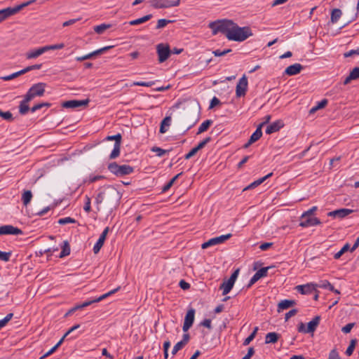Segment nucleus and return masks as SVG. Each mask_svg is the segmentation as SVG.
I'll return each instance as SVG.
<instances>
[{
    "label": "nucleus",
    "instance_id": "nucleus-1",
    "mask_svg": "<svg viewBox=\"0 0 359 359\" xmlns=\"http://www.w3.org/2000/svg\"><path fill=\"white\" fill-rule=\"evenodd\" d=\"M209 27L212 29L213 35L222 33L230 41L241 42L252 36L250 27H241L231 20L224 19L211 22Z\"/></svg>",
    "mask_w": 359,
    "mask_h": 359
},
{
    "label": "nucleus",
    "instance_id": "nucleus-2",
    "mask_svg": "<svg viewBox=\"0 0 359 359\" xmlns=\"http://www.w3.org/2000/svg\"><path fill=\"white\" fill-rule=\"evenodd\" d=\"M36 0H30L26 2H24L20 5H18L13 8L8 7L6 8L0 10V22L8 18V17L18 13L20 10L24 8L25 7L34 3Z\"/></svg>",
    "mask_w": 359,
    "mask_h": 359
},
{
    "label": "nucleus",
    "instance_id": "nucleus-3",
    "mask_svg": "<svg viewBox=\"0 0 359 359\" xmlns=\"http://www.w3.org/2000/svg\"><path fill=\"white\" fill-rule=\"evenodd\" d=\"M108 170L114 175L121 177L130 175L134 171V168L129 165H118L116 162L111 163L108 165Z\"/></svg>",
    "mask_w": 359,
    "mask_h": 359
},
{
    "label": "nucleus",
    "instance_id": "nucleus-4",
    "mask_svg": "<svg viewBox=\"0 0 359 359\" xmlns=\"http://www.w3.org/2000/svg\"><path fill=\"white\" fill-rule=\"evenodd\" d=\"M46 83H37L34 84L27 92L25 96L27 100H32L36 97H41L44 95Z\"/></svg>",
    "mask_w": 359,
    "mask_h": 359
},
{
    "label": "nucleus",
    "instance_id": "nucleus-5",
    "mask_svg": "<svg viewBox=\"0 0 359 359\" xmlns=\"http://www.w3.org/2000/svg\"><path fill=\"white\" fill-rule=\"evenodd\" d=\"M156 53L158 62L163 63L169 58L172 51L168 43H161L156 45Z\"/></svg>",
    "mask_w": 359,
    "mask_h": 359
},
{
    "label": "nucleus",
    "instance_id": "nucleus-6",
    "mask_svg": "<svg viewBox=\"0 0 359 359\" xmlns=\"http://www.w3.org/2000/svg\"><path fill=\"white\" fill-rule=\"evenodd\" d=\"M320 321V316H315L312 320L308 323L307 327H305L304 323H300L298 325L297 330L299 332L302 333H313L318 327Z\"/></svg>",
    "mask_w": 359,
    "mask_h": 359
},
{
    "label": "nucleus",
    "instance_id": "nucleus-7",
    "mask_svg": "<svg viewBox=\"0 0 359 359\" xmlns=\"http://www.w3.org/2000/svg\"><path fill=\"white\" fill-rule=\"evenodd\" d=\"M149 3L151 6L154 8H167L178 6L180 4V0H150Z\"/></svg>",
    "mask_w": 359,
    "mask_h": 359
},
{
    "label": "nucleus",
    "instance_id": "nucleus-8",
    "mask_svg": "<svg viewBox=\"0 0 359 359\" xmlns=\"http://www.w3.org/2000/svg\"><path fill=\"white\" fill-rule=\"evenodd\" d=\"M231 236L232 235L231 233H228L226 235H222V236H219L217 237L210 238L208 241L203 243L201 245V248L203 249H206L210 246L219 245L220 243L225 242L229 238H230L231 237Z\"/></svg>",
    "mask_w": 359,
    "mask_h": 359
},
{
    "label": "nucleus",
    "instance_id": "nucleus-9",
    "mask_svg": "<svg viewBox=\"0 0 359 359\" xmlns=\"http://www.w3.org/2000/svg\"><path fill=\"white\" fill-rule=\"evenodd\" d=\"M248 79L243 75L238 81L236 88V95L238 97H243L245 95L248 90Z\"/></svg>",
    "mask_w": 359,
    "mask_h": 359
},
{
    "label": "nucleus",
    "instance_id": "nucleus-10",
    "mask_svg": "<svg viewBox=\"0 0 359 359\" xmlns=\"http://www.w3.org/2000/svg\"><path fill=\"white\" fill-rule=\"evenodd\" d=\"M320 224V220L317 217H312V215L306 216L305 218L302 217V215L300 217L299 226L303 228L314 226Z\"/></svg>",
    "mask_w": 359,
    "mask_h": 359
},
{
    "label": "nucleus",
    "instance_id": "nucleus-11",
    "mask_svg": "<svg viewBox=\"0 0 359 359\" xmlns=\"http://www.w3.org/2000/svg\"><path fill=\"white\" fill-rule=\"evenodd\" d=\"M89 102V100H72L62 102V107L64 108H79L81 107H86L88 105Z\"/></svg>",
    "mask_w": 359,
    "mask_h": 359
},
{
    "label": "nucleus",
    "instance_id": "nucleus-12",
    "mask_svg": "<svg viewBox=\"0 0 359 359\" xmlns=\"http://www.w3.org/2000/svg\"><path fill=\"white\" fill-rule=\"evenodd\" d=\"M22 231L12 225H4L0 226V235H21Z\"/></svg>",
    "mask_w": 359,
    "mask_h": 359
},
{
    "label": "nucleus",
    "instance_id": "nucleus-13",
    "mask_svg": "<svg viewBox=\"0 0 359 359\" xmlns=\"http://www.w3.org/2000/svg\"><path fill=\"white\" fill-rule=\"evenodd\" d=\"M194 315L195 310L194 309H190L184 318V325L182 327V330L184 332L188 331L190 327L192 326L194 321Z\"/></svg>",
    "mask_w": 359,
    "mask_h": 359
},
{
    "label": "nucleus",
    "instance_id": "nucleus-14",
    "mask_svg": "<svg viewBox=\"0 0 359 359\" xmlns=\"http://www.w3.org/2000/svg\"><path fill=\"white\" fill-rule=\"evenodd\" d=\"M111 48H113V46H108L103 47V48L96 50L92 53L86 54L83 56L76 57V60L79 61V62H81V61H83L86 60L91 59L94 56H96V55H98L105 53L107 50H109Z\"/></svg>",
    "mask_w": 359,
    "mask_h": 359
},
{
    "label": "nucleus",
    "instance_id": "nucleus-15",
    "mask_svg": "<svg viewBox=\"0 0 359 359\" xmlns=\"http://www.w3.org/2000/svg\"><path fill=\"white\" fill-rule=\"evenodd\" d=\"M295 290L302 294H309L316 290V285L315 283H310L306 285H297Z\"/></svg>",
    "mask_w": 359,
    "mask_h": 359
},
{
    "label": "nucleus",
    "instance_id": "nucleus-16",
    "mask_svg": "<svg viewBox=\"0 0 359 359\" xmlns=\"http://www.w3.org/2000/svg\"><path fill=\"white\" fill-rule=\"evenodd\" d=\"M120 290V287H118L102 295H101L100 297H99L98 298H96V299H94L93 300H90V301H86L85 302H83V304H81V307L83 308H85L86 306H88L90 305H91L93 303H96V302H99L104 299H106L107 297L111 296V294L116 293V292H118V290Z\"/></svg>",
    "mask_w": 359,
    "mask_h": 359
},
{
    "label": "nucleus",
    "instance_id": "nucleus-17",
    "mask_svg": "<svg viewBox=\"0 0 359 359\" xmlns=\"http://www.w3.org/2000/svg\"><path fill=\"white\" fill-rule=\"evenodd\" d=\"M353 212V210H351V209L341 208V209H338V210H336L334 211L329 212L327 213V216L334 217V218L342 219V218L346 217V216H348L349 214H351Z\"/></svg>",
    "mask_w": 359,
    "mask_h": 359
},
{
    "label": "nucleus",
    "instance_id": "nucleus-18",
    "mask_svg": "<svg viewBox=\"0 0 359 359\" xmlns=\"http://www.w3.org/2000/svg\"><path fill=\"white\" fill-rule=\"evenodd\" d=\"M109 227H106L101 235L100 236L99 239L97 240V243L95 244L93 247V252L95 254H97L100 252V249L104 245V241L106 239L107 235L109 232Z\"/></svg>",
    "mask_w": 359,
    "mask_h": 359
},
{
    "label": "nucleus",
    "instance_id": "nucleus-19",
    "mask_svg": "<svg viewBox=\"0 0 359 359\" xmlns=\"http://www.w3.org/2000/svg\"><path fill=\"white\" fill-rule=\"evenodd\" d=\"M284 126V124L281 120H278L269 125L266 129V134H272L278 131L280 128Z\"/></svg>",
    "mask_w": 359,
    "mask_h": 359
},
{
    "label": "nucleus",
    "instance_id": "nucleus-20",
    "mask_svg": "<svg viewBox=\"0 0 359 359\" xmlns=\"http://www.w3.org/2000/svg\"><path fill=\"white\" fill-rule=\"evenodd\" d=\"M302 69L303 67L302 65L295 63L287 67L285 70V74L289 76L296 75L299 74Z\"/></svg>",
    "mask_w": 359,
    "mask_h": 359
},
{
    "label": "nucleus",
    "instance_id": "nucleus-21",
    "mask_svg": "<svg viewBox=\"0 0 359 359\" xmlns=\"http://www.w3.org/2000/svg\"><path fill=\"white\" fill-rule=\"evenodd\" d=\"M46 52H47L46 49V46H43V47L39 48L37 49L32 50L27 52L26 53V57H27V59L36 58Z\"/></svg>",
    "mask_w": 359,
    "mask_h": 359
},
{
    "label": "nucleus",
    "instance_id": "nucleus-22",
    "mask_svg": "<svg viewBox=\"0 0 359 359\" xmlns=\"http://www.w3.org/2000/svg\"><path fill=\"white\" fill-rule=\"evenodd\" d=\"M31 100H27V97L25 95L24 99L20 102L19 105V112L22 115L26 114L29 110L28 103Z\"/></svg>",
    "mask_w": 359,
    "mask_h": 359
},
{
    "label": "nucleus",
    "instance_id": "nucleus-23",
    "mask_svg": "<svg viewBox=\"0 0 359 359\" xmlns=\"http://www.w3.org/2000/svg\"><path fill=\"white\" fill-rule=\"evenodd\" d=\"M273 175V172H270L269 173L268 175H266V176L263 177H261L259 179H258L257 180L253 182L252 183H251L250 184H249L248 187H246L243 191H245V190H248V189H254L255 187H257V186L260 185L262 183H263L266 179L269 178L270 177H271Z\"/></svg>",
    "mask_w": 359,
    "mask_h": 359
},
{
    "label": "nucleus",
    "instance_id": "nucleus-24",
    "mask_svg": "<svg viewBox=\"0 0 359 359\" xmlns=\"http://www.w3.org/2000/svg\"><path fill=\"white\" fill-rule=\"evenodd\" d=\"M295 304L296 303L294 300H283L278 305V311L280 312L283 310L287 309L290 307L294 306Z\"/></svg>",
    "mask_w": 359,
    "mask_h": 359
},
{
    "label": "nucleus",
    "instance_id": "nucleus-25",
    "mask_svg": "<svg viewBox=\"0 0 359 359\" xmlns=\"http://www.w3.org/2000/svg\"><path fill=\"white\" fill-rule=\"evenodd\" d=\"M279 334L276 332H269L265 337L266 344H275L278 341Z\"/></svg>",
    "mask_w": 359,
    "mask_h": 359
},
{
    "label": "nucleus",
    "instance_id": "nucleus-26",
    "mask_svg": "<svg viewBox=\"0 0 359 359\" xmlns=\"http://www.w3.org/2000/svg\"><path fill=\"white\" fill-rule=\"evenodd\" d=\"M152 18L151 14L147 15L145 16H143L140 18L133 20L130 21L128 23L130 25H138L140 24L144 23L148 20H149Z\"/></svg>",
    "mask_w": 359,
    "mask_h": 359
},
{
    "label": "nucleus",
    "instance_id": "nucleus-27",
    "mask_svg": "<svg viewBox=\"0 0 359 359\" xmlns=\"http://www.w3.org/2000/svg\"><path fill=\"white\" fill-rule=\"evenodd\" d=\"M262 135V128L258 126L256 129V130L252 133V135L250 137V143H254L258 140L260 139V137Z\"/></svg>",
    "mask_w": 359,
    "mask_h": 359
},
{
    "label": "nucleus",
    "instance_id": "nucleus-28",
    "mask_svg": "<svg viewBox=\"0 0 359 359\" xmlns=\"http://www.w3.org/2000/svg\"><path fill=\"white\" fill-rule=\"evenodd\" d=\"M32 198V191L29 190H26L23 192L22 195V201L23 205L27 206L31 201Z\"/></svg>",
    "mask_w": 359,
    "mask_h": 359
},
{
    "label": "nucleus",
    "instance_id": "nucleus-29",
    "mask_svg": "<svg viewBox=\"0 0 359 359\" xmlns=\"http://www.w3.org/2000/svg\"><path fill=\"white\" fill-rule=\"evenodd\" d=\"M212 124V121L210 119H208V120L203 121L199 126L197 134H201V133L206 131Z\"/></svg>",
    "mask_w": 359,
    "mask_h": 359
},
{
    "label": "nucleus",
    "instance_id": "nucleus-30",
    "mask_svg": "<svg viewBox=\"0 0 359 359\" xmlns=\"http://www.w3.org/2000/svg\"><path fill=\"white\" fill-rule=\"evenodd\" d=\"M70 254V246L68 241H65L62 247V251L60 254V257H65Z\"/></svg>",
    "mask_w": 359,
    "mask_h": 359
},
{
    "label": "nucleus",
    "instance_id": "nucleus-31",
    "mask_svg": "<svg viewBox=\"0 0 359 359\" xmlns=\"http://www.w3.org/2000/svg\"><path fill=\"white\" fill-rule=\"evenodd\" d=\"M342 13L341 11L339 8H334L332 10L331 13V22L332 23H336L339 19L340 18Z\"/></svg>",
    "mask_w": 359,
    "mask_h": 359
},
{
    "label": "nucleus",
    "instance_id": "nucleus-32",
    "mask_svg": "<svg viewBox=\"0 0 359 359\" xmlns=\"http://www.w3.org/2000/svg\"><path fill=\"white\" fill-rule=\"evenodd\" d=\"M327 104V100L323 99L310 109V114H313L318 109L324 108Z\"/></svg>",
    "mask_w": 359,
    "mask_h": 359
},
{
    "label": "nucleus",
    "instance_id": "nucleus-33",
    "mask_svg": "<svg viewBox=\"0 0 359 359\" xmlns=\"http://www.w3.org/2000/svg\"><path fill=\"white\" fill-rule=\"evenodd\" d=\"M316 287H320V288H325L328 289L330 291H334V286L326 280L320 281L319 283L316 284Z\"/></svg>",
    "mask_w": 359,
    "mask_h": 359
},
{
    "label": "nucleus",
    "instance_id": "nucleus-34",
    "mask_svg": "<svg viewBox=\"0 0 359 359\" xmlns=\"http://www.w3.org/2000/svg\"><path fill=\"white\" fill-rule=\"evenodd\" d=\"M233 286L228 283L227 281H224L222 284L220 285V289L222 290V294H227Z\"/></svg>",
    "mask_w": 359,
    "mask_h": 359
},
{
    "label": "nucleus",
    "instance_id": "nucleus-35",
    "mask_svg": "<svg viewBox=\"0 0 359 359\" xmlns=\"http://www.w3.org/2000/svg\"><path fill=\"white\" fill-rule=\"evenodd\" d=\"M171 118L170 116H166L161 122L160 127V133H165L167 131V129L165 126H169L170 125Z\"/></svg>",
    "mask_w": 359,
    "mask_h": 359
},
{
    "label": "nucleus",
    "instance_id": "nucleus-36",
    "mask_svg": "<svg viewBox=\"0 0 359 359\" xmlns=\"http://www.w3.org/2000/svg\"><path fill=\"white\" fill-rule=\"evenodd\" d=\"M121 144L119 143H115L114 146V149L109 156L111 159H114L117 158L120 154Z\"/></svg>",
    "mask_w": 359,
    "mask_h": 359
},
{
    "label": "nucleus",
    "instance_id": "nucleus-37",
    "mask_svg": "<svg viewBox=\"0 0 359 359\" xmlns=\"http://www.w3.org/2000/svg\"><path fill=\"white\" fill-rule=\"evenodd\" d=\"M24 74H25V72H24L23 69H22L20 71H18L17 72L11 74L8 76H2V77H1V79L4 80V81H10V80L15 79L18 76L22 75Z\"/></svg>",
    "mask_w": 359,
    "mask_h": 359
},
{
    "label": "nucleus",
    "instance_id": "nucleus-38",
    "mask_svg": "<svg viewBox=\"0 0 359 359\" xmlns=\"http://www.w3.org/2000/svg\"><path fill=\"white\" fill-rule=\"evenodd\" d=\"M356 343H357V340L355 339H351V341H350V344L349 346H348L346 351V354L348 355V356H350L353 354V352L355 349V345H356Z\"/></svg>",
    "mask_w": 359,
    "mask_h": 359
},
{
    "label": "nucleus",
    "instance_id": "nucleus-39",
    "mask_svg": "<svg viewBox=\"0 0 359 359\" xmlns=\"http://www.w3.org/2000/svg\"><path fill=\"white\" fill-rule=\"evenodd\" d=\"M258 327H255L253 332L244 340L243 346H248L255 337Z\"/></svg>",
    "mask_w": 359,
    "mask_h": 359
},
{
    "label": "nucleus",
    "instance_id": "nucleus-40",
    "mask_svg": "<svg viewBox=\"0 0 359 359\" xmlns=\"http://www.w3.org/2000/svg\"><path fill=\"white\" fill-rule=\"evenodd\" d=\"M111 27L110 25L101 24L94 27V31L99 34H102L107 29Z\"/></svg>",
    "mask_w": 359,
    "mask_h": 359
},
{
    "label": "nucleus",
    "instance_id": "nucleus-41",
    "mask_svg": "<svg viewBox=\"0 0 359 359\" xmlns=\"http://www.w3.org/2000/svg\"><path fill=\"white\" fill-rule=\"evenodd\" d=\"M349 248H350V246H349L348 243H346V245H344L343 246V248L339 252H337V253L334 254V258L335 259H339L344 253H345L346 252H347L349 250Z\"/></svg>",
    "mask_w": 359,
    "mask_h": 359
},
{
    "label": "nucleus",
    "instance_id": "nucleus-42",
    "mask_svg": "<svg viewBox=\"0 0 359 359\" xmlns=\"http://www.w3.org/2000/svg\"><path fill=\"white\" fill-rule=\"evenodd\" d=\"M13 317V313H10L6 316V317L1 320H0V330L5 327L7 323L12 319Z\"/></svg>",
    "mask_w": 359,
    "mask_h": 359
},
{
    "label": "nucleus",
    "instance_id": "nucleus-43",
    "mask_svg": "<svg viewBox=\"0 0 359 359\" xmlns=\"http://www.w3.org/2000/svg\"><path fill=\"white\" fill-rule=\"evenodd\" d=\"M0 116L6 120V121H13V114L10 112V111H3L1 109H0Z\"/></svg>",
    "mask_w": 359,
    "mask_h": 359
},
{
    "label": "nucleus",
    "instance_id": "nucleus-44",
    "mask_svg": "<svg viewBox=\"0 0 359 359\" xmlns=\"http://www.w3.org/2000/svg\"><path fill=\"white\" fill-rule=\"evenodd\" d=\"M58 223L61 225H65L67 224H74L76 223V220L70 217H67L64 218H61L58 220Z\"/></svg>",
    "mask_w": 359,
    "mask_h": 359
},
{
    "label": "nucleus",
    "instance_id": "nucleus-45",
    "mask_svg": "<svg viewBox=\"0 0 359 359\" xmlns=\"http://www.w3.org/2000/svg\"><path fill=\"white\" fill-rule=\"evenodd\" d=\"M46 51L51 50H60L62 49L65 47V44L63 43L53 44V45H48L45 46Z\"/></svg>",
    "mask_w": 359,
    "mask_h": 359
},
{
    "label": "nucleus",
    "instance_id": "nucleus-46",
    "mask_svg": "<svg viewBox=\"0 0 359 359\" xmlns=\"http://www.w3.org/2000/svg\"><path fill=\"white\" fill-rule=\"evenodd\" d=\"M151 151L156 152V155L159 157L163 156L164 154L168 152V151L158 147H154L151 149Z\"/></svg>",
    "mask_w": 359,
    "mask_h": 359
},
{
    "label": "nucleus",
    "instance_id": "nucleus-47",
    "mask_svg": "<svg viewBox=\"0 0 359 359\" xmlns=\"http://www.w3.org/2000/svg\"><path fill=\"white\" fill-rule=\"evenodd\" d=\"M155 81H135L133 83V86H145V87H151L153 85H154Z\"/></svg>",
    "mask_w": 359,
    "mask_h": 359
},
{
    "label": "nucleus",
    "instance_id": "nucleus-48",
    "mask_svg": "<svg viewBox=\"0 0 359 359\" xmlns=\"http://www.w3.org/2000/svg\"><path fill=\"white\" fill-rule=\"evenodd\" d=\"M210 141H211V137H207L203 141H201L196 147H195V149L197 150V151H198L200 149H203Z\"/></svg>",
    "mask_w": 359,
    "mask_h": 359
},
{
    "label": "nucleus",
    "instance_id": "nucleus-49",
    "mask_svg": "<svg viewBox=\"0 0 359 359\" xmlns=\"http://www.w3.org/2000/svg\"><path fill=\"white\" fill-rule=\"evenodd\" d=\"M328 359H341L337 348H333L330 351L328 355Z\"/></svg>",
    "mask_w": 359,
    "mask_h": 359
},
{
    "label": "nucleus",
    "instance_id": "nucleus-50",
    "mask_svg": "<svg viewBox=\"0 0 359 359\" xmlns=\"http://www.w3.org/2000/svg\"><path fill=\"white\" fill-rule=\"evenodd\" d=\"M271 268V266H268V267H263L262 269H260L259 270H258L256 273L257 274V276H259V278H263V277H265L267 276V272H268V270Z\"/></svg>",
    "mask_w": 359,
    "mask_h": 359
},
{
    "label": "nucleus",
    "instance_id": "nucleus-51",
    "mask_svg": "<svg viewBox=\"0 0 359 359\" xmlns=\"http://www.w3.org/2000/svg\"><path fill=\"white\" fill-rule=\"evenodd\" d=\"M11 256V252H2L0 250V260L4 262H8Z\"/></svg>",
    "mask_w": 359,
    "mask_h": 359
},
{
    "label": "nucleus",
    "instance_id": "nucleus-52",
    "mask_svg": "<svg viewBox=\"0 0 359 359\" xmlns=\"http://www.w3.org/2000/svg\"><path fill=\"white\" fill-rule=\"evenodd\" d=\"M90 198L88 196H85V205L83 206V210L86 212H90L91 210V206H90Z\"/></svg>",
    "mask_w": 359,
    "mask_h": 359
},
{
    "label": "nucleus",
    "instance_id": "nucleus-53",
    "mask_svg": "<svg viewBox=\"0 0 359 359\" xmlns=\"http://www.w3.org/2000/svg\"><path fill=\"white\" fill-rule=\"evenodd\" d=\"M171 21L166 19H160L157 22L156 29H161L165 27Z\"/></svg>",
    "mask_w": 359,
    "mask_h": 359
},
{
    "label": "nucleus",
    "instance_id": "nucleus-54",
    "mask_svg": "<svg viewBox=\"0 0 359 359\" xmlns=\"http://www.w3.org/2000/svg\"><path fill=\"white\" fill-rule=\"evenodd\" d=\"M230 52H231V49H225L224 50H221L218 49V50H214L212 52V53L214 54L215 56L220 57V56H224Z\"/></svg>",
    "mask_w": 359,
    "mask_h": 359
},
{
    "label": "nucleus",
    "instance_id": "nucleus-55",
    "mask_svg": "<svg viewBox=\"0 0 359 359\" xmlns=\"http://www.w3.org/2000/svg\"><path fill=\"white\" fill-rule=\"evenodd\" d=\"M121 134H116L115 135L108 136L107 137V140H115V143H119L121 144Z\"/></svg>",
    "mask_w": 359,
    "mask_h": 359
},
{
    "label": "nucleus",
    "instance_id": "nucleus-56",
    "mask_svg": "<svg viewBox=\"0 0 359 359\" xmlns=\"http://www.w3.org/2000/svg\"><path fill=\"white\" fill-rule=\"evenodd\" d=\"M359 55V48H358L356 49L351 50L348 52H346L344 54V57H352L353 55Z\"/></svg>",
    "mask_w": 359,
    "mask_h": 359
},
{
    "label": "nucleus",
    "instance_id": "nucleus-57",
    "mask_svg": "<svg viewBox=\"0 0 359 359\" xmlns=\"http://www.w3.org/2000/svg\"><path fill=\"white\" fill-rule=\"evenodd\" d=\"M104 192L100 191L95 197V203L97 205L101 204L104 201Z\"/></svg>",
    "mask_w": 359,
    "mask_h": 359
},
{
    "label": "nucleus",
    "instance_id": "nucleus-58",
    "mask_svg": "<svg viewBox=\"0 0 359 359\" xmlns=\"http://www.w3.org/2000/svg\"><path fill=\"white\" fill-rule=\"evenodd\" d=\"M317 210V206H313L311 208L302 213V217L305 218L306 216L313 215Z\"/></svg>",
    "mask_w": 359,
    "mask_h": 359
},
{
    "label": "nucleus",
    "instance_id": "nucleus-59",
    "mask_svg": "<svg viewBox=\"0 0 359 359\" xmlns=\"http://www.w3.org/2000/svg\"><path fill=\"white\" fill-rule=\"evenodd\" d=\"M184 346V344L181 342H177L173 347L172 351V354L175 355L180 350H181Z\"/></svg>",
    "mask_w": 359,
    "mask_h": 359
},
{
    "label": "nucleus",
    "instance_id": "nucleus-60",
    "mask_svg": "<svg viewBox=\"0 0 359 359\" xmlns=\"http://www.w3.org/2000/svg\"><path fill=\"white\" fill-rule=\"evenodd\" d=\"M42 67V65L41 64H39V65H32V66H28L27 67H25V69H23V71L25 73L31 71V70H34V69H40Z\"/></svg>",
    "mask_w": 359,
    "mask_h": 359
},
{
    "label": "nucleus",
    "instance_id": "nucleus-61",
    "mask_svg": "<svg viewBox=\"0 0 359 359\" xmlns=\"http://www.w3.org/2000/svg\"><path fill=\"white\" fill-rule=\"evenodd\" d=\"M354 325H355L354 323H348L347 325H346L344 327H343L341 328V331L346 334L349 333L351 332V330H352V328L354 327Z\"/></svg>",
    "mask_w": 359,
    "mask_h": 359
},
{
    "label": "nucleus",
    "instance_id": "nucleus-62",
    "mask_svg": "<svg viewBox=\"0 0 359 359\" xmlns=\"http://www.w3.org/2000/svg\"><path fill=\"white\" fill-rule=\"evenodd\" d=\"M260 279L257 274L255 273L253 276L251 278V279L249 281V283L247 285V288H250L252 285H254L257 281H258Z\"/></svg>",
    "mask_w": 359,
    "mask_h": 359
},
{
    "label": "nucleus",
    "instance_id": "nucleus-63",
    "mask_svg": "<svg viewBox=\"0 0 359 359\" xmlns=\"http://www.w3.org/2000/svg\"><path fill=\"white\" fill-rule=\"evenodd\" d=\"M221 104L220 100L217 97H213V98L210 101V109L215 107L217 105H219Z\"/></svg>",
    "mask_w": 359,
    "mask_h": 359
},
{
    "label": "nucleus",
    "instance_id": "nucleus-64",
    "mask_svg": "<svg viewBox=\"0 0 359 359\" xmlns=\"http://www.w3.org/2000/svg\"><path fill=\"white\" fill-rule=\"evenodd\" d=\"M350 73L355 80L359 79V67H354Z\"/></svg>",
    "mask_w": 359,
    "mask_h": 359
}]
</instances>
